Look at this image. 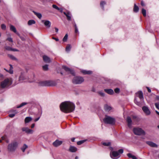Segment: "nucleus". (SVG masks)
<instances>
[{
  "label": "nucleus",
  "instance_id": "nucleus-1",
  "mask_svg": "<svg viewBox=\"0 0 159 159\" xmlns=\"http://www.w3.org/2000/svg\"><path fill=\"white\" fill-rule=\"evenodd\" d=\"M75 107L74 104L69 101L63 102L60 105L61 110L65 113L73 112L75 110Z\"/></svg>",
  "mask_w": 159,
  "mask_h": 159
},
{
  "label": "nucleus",
  "instance_id": "nucleus-2",
  "mask_svg": "<svg viewBox=\"0 0 159 159\" xmlns=\"http://www.w3.org/2000/svg\"><path fill=\"white\" fill-rule=\"evenodd\" d=\"M12 83L11 78H7L1 82L0 84V91L4 88H8Z\"/></svg>",
  "mask_w": 159,
  "mask_h": 159
},
{
  "label": "nucleus",
  "instance_id": "nucleus-3",
  "mask_svg": "<svg viewBox=\"0 0 159 159\" xmlns=\"http://www.w3.org/2000/svg\"><path fill=\"white\" fill-rule=\"evenodd\" d=\"M123 152V149H119L118 152L113 151L111 152L110 153V156L111 158L113 159H118L120 157V154H122Z\"/></svg>",
  "mask_w": 159,
  "mask_h": 159
},
{
  "label": "nucleus",
  "instance_id": "nucleus-4",
  "mask_svg": "<svg viewBox=\"0 0 159 159\" xmlns=\"http://www.w3.org/2000/svg\"><path fill=\"white\" fill-rule=\"evenodd\" d=\"M18 146L17 142L16 141H13L8 145V150L10 152H14Z\"/></svg>",
  "mask_w": 159,
  "mask_h": 159
},
{
  "label": "nucleus",
  "instance_id": "nucleus-5",
  "mask_svg": "<svg viewBox=\"0 0 159 159\" xmlns=\"http://www.w3.org/2000/svg\"><path fill=\"white\" fill-rule=\"evenodd\" d=\"M39 84L42 86H54L55 85L56 83L52 81H44L39 82Z\"/></svg>",
  "mask_w": 159,
  "mask_h": 159
},
{
  "label": "nucleus",
  "instance_id": "nucleus-6",
  "mask_svg": "<svg viewBox=\"0 0 159 159\" xmlns=\"http://www.w3.org/2000/svg\"><path fill=\"white\" fill-rule=\"evenodd\" d=\"M104 122L106 124L114 125L116 122L115 119L109 116H106L103 119Z\"/></svg>",
  "mask_w": 159,
  "mask_h": 159
},
{
  "label": "nucleus",
  "instance_id": "nucleus-7",
  "mask_svg": "<svg viewBox=\"0 0 159 159\" xmlns=\"http://www.w3.org/2000/svg\"><path fill=\"white\" fill-rule=\"evenodd\" d=\"M133 131L134 133L136 135H144L145 134L144 131L141 128H134Z\"/></svg>",
  "mask_w": 159,
  "mask_h": 159
},
{
  "label": "nucleus",
  "instance_id": "nucleus-8",
  "mask_svg": "<svg viewBox=\"0 0 159 159\" xmlns=\"http://www.w3.org/2000/svg\"><path fill=\"white\" fill-rule=\"evenodd\" d=\"M84 81L83 78L80 76H75L74 77L72 80L73 83L74 84H80Z\"/></svg>",
  "mask_w": 159,
  "mask_h": 159
},
{
  "label": "nucleus",
  "instance_id": "nucleus-9",
  "mask_svg": "<svg viewBox=\"0 0 159 159\" xmlns=\"http://www.w3.org/2000/svg\"><path fill=\"white\" fill-rule=\"evenodd\" d=\"M62 68L66 72H68V73L71 74L73 75H75V72H74V71L70 69L69 68L65 66H63Z\"/></svg>",
  "mask_w": 159,
  "mask_h": 159
},
{
  "label": "nucleus",
  "instance_id": "nucleus-10",
  "mask_svg": "<svg viewBox=\"0 0 159 159\" xmlns=\"http://www.w3.org/2000/svg\"><path fill=\"white\" fill-rule=\"evenodd\" d=\"M61 13H63L66 15L67 19L68 20H71V15L70 13L68 11H60Z\"/></svg>",
  "mask_w": 159,
  "mask_h": 159
},
{
  "label": "nucleus",
  "instance_id": "nucleus-11",
  "mask_svg": "<svg viewBox=\"0 0 159 159\" xmlns=\"http://www.w3.org/2000/svg\"><path fill=\"white\" fill-rule=\"evenodd\" d=\"M22 130L28 134H32L34 132L33 130L30 129L28 127H23L22 128Z\"/></svg>",
  "mask_w": 159,
  "mask_h": 159
},
{
  "label": "nucleus",
  "instance_id": "nucleus-12",
  "mask_svg": "<svg viewBox=\"0 0 159 159\" xmlns=\"http://www.w3.org/2000/svg\"><path fill=\"white\" fill-rule=\"evenodd\" d=\"M142 109L146 115L148 116L150 114L151 112L148 107L143 106L142 107Z\"/></svg>",
  "mask_w": 159,
  "mask_h": 159
},
{
  "label": "nucleus",
  "instance_id": "nucleus-13",
  "mask_svg": "<svg viewBox=\"0 0 159 159\" xmlns=\"http://www.w3.org/2000/svg\"><path fill=\"white\" fill-rule=\"evenodd\" d=\"M62 143V141L56 140L53 143V145L55 147H57L61 145Z\"/></svg>",
  "mask_w": 159,
  "mask_h": 159
},
{
  "label": "nucleus",
  "instance_id": "nucleus-14",
  "mask_svg": "<svg viewBox=\"0 0 159 159\" xmlns=\"http://www.w3.org/2000/svg\"><path fill=\"white\" fill-rule=\"evenodd\" d=\"M137 96L139 97V98L141 100H143V92L141 91H139L136 93Z\"/></svg>",
  "mask_w": 159,
  "mask_h": 159
},
{
  "label": "nucleus",
  "instance_id": "nucleus-15",
  "mask_svg": "<svg viewBox=\"0 0 159 159\" xmlns=\"http://www.w3.org/2000/svg\"><path fill=\"white\" fill-rule=\"evenodd\" d=\"M43 22H44V25L48 28H49L50 27L51 25V23L49 20H44L42 21Z\"/></svg>",
  "mask_w": 159,
  "mask_h": 159
},
{
  "label": "nucleus",
  "instance_id": "nucleus-16",
  "mask_svg": "<svg viewBox=\"0 0 159 159\" xmlns=\"http://www.w3.org/2000/svg\"><path fill=\"white\" fill-rule=\"evenodd\" d=\"M126 121L128 123V126L130 128H131L132 121L130 117L128 116L127 117Z\"/></svg>",
  "mask_w": 159,
  "mask_h": 159
},
{
  "label": "nucleus",
  "instance_id": "nucleus-17",
  "mask_svg": "<svg viewBox=\"0 0 159 159\" xmlns=\"http://www.w3.org/2000/svg\"><path fill=\"white\" fill-rule=\"evenodd\" d=\"M77 149L76 148L73 146H70L69 148V150L71 152H74L77 151Z\"/></svg>",
  "mask_w": 159,
  "mask_h": 159
},
{
  "label": "nucleus",
  "instance_id": "nucleus-18",
  "mask_svg": "<svg viewBox=\"0 0 159 159\" xmlns=\"http://www.w3.org/2000/svg\"><path fill=\"white\" fill-rule=\"evenodd\" d=\"M146 143L148 144L152 147H157V146L156 144L151 141H147L146 142Z\"/></svg>",
  "mask_w": 159,
  "mask_h": 159
},
{
  "label": "nucleus",
  "instance_id": "nucleus-19",
  "mask_svg": "<svg viewBox=\"0 0 159 159\" xmlns=\"http://www.w3.org/2000/svg\"><path fill=\"white\" fill-rule=\"evenodd\" d=\"M43 59L44 61L46 63H50L51 61L50 58L46 56H43Z\"/></svg>",
  "mask_w": 159,
  "mask_h": 159
},
{
  "label": "nucleus",
  "instance_id": "nucleus-20",
  "mask_svg": "<svg viewBox=\"0 0 159 159\" xmlns=\"http://www.w3.org/2000/svg\"><path fill=\"white\" fill-rule=\"evenodd\" d=\"M9 66H10V68L9 70H7L6 69L4 68V70H5L6 71L9 72L10 74H12L13 73V67L10 64Z\"/></svg>",
  "mask_w": 159,
  "mask_h": 159
},
{
  "label": "nucleus",
  "instance_id": "nucleus-21",
  "mask_svg": "<svg viewBox=\"0 0 159 159\" xmlns=\"http://www.w3.org/2000/svg\"><path fill=\"white\" fill-rule=\"evenodd\" d=\"M104 91L108 94L111 95L112 94L114 93V91L113 90L111 89H105Z\"/></svg>",
  "mask_w": 159,
  "mask_h": 159
},
{
  "label": "nucleus",
  "instance_id": "nucleus-22",
  "mask_svg": "<svg viewBox=\"0 0 159 159\" xmlns=\"http://www.w3.org/2000/svg\"><path fill=\"white\" fill-rule=\"evenodd\" d=\"M81 72L84 75L85 74H92V72L90 71H87L85 70H83L81 71Z\"/></svg>",
  "mask_w": 159,
  "mask_h": 159
},
{
  "label": "nucleus",
  "instance_id": "nucleus-23",
  "mask_svg": "<svg viewBox=\"0 0 159 159\" xmlns=\"http://www.w3.org/2000/svg\"><path fill=\"white\" fill-rule=\"evenodd\" d=\"M104 109L106 111H108L111 110V108L110 106L105 105L104 106Z\"/></svg>",
  "mask_w": 159,
  "mask_h": 159
},
{
  "label": "nucleus",
  "instance_id": "nucleus-24",
  "mask_svg": "<svg viewBox=\"0 0 159 159\" xmlns=\"http://www.w3.org/2000/svg\"><path fill=\"white\" fill-rule=\"evenodd\" d=\"M32 120L31 117H26L25 120V123H28L30 121Z\"/></svg>",
  "mask_w": 159,
  "mask_h": 159
},
{
  "label": "nucleus",
  "instance_id": "nucleus-25",
  "mask_svg": "<svg viewBox=\"0 0 159 159\" xmlns=\"http://www.w3.org/2000/svg\"><path fill=\"white\" fill-rule=\"evenodd\" d=\"M25 79L24 75L23 74H21L19 77V81L20 82H22L23 81L25 80Z\"/></svg>",
  "mask_w": 159,
  "mask_h": 159
},
{
  "label": "nucleus",
  "instance_id": "nucleus-26",
  "mask_svg": "<svg viewBox=\"0 0 159 159\" xmlns=\"http://www.w3.org/2000/svg\"><path fill=\"white\" fill-rule=\"evenodd\" d=\"M35 23V21L34 20H29L28 22V24L29 25H31L32 24H34Z\"/></svg>",
  "mask_w": 159,
  "mask_h": 159
},
{
  "label": "nucleus",
  "instance_id": "nucleus-27",
  "mask_svg": "<svg viewBox=\"0 0 159 159\" xmlns=\"http://www.w3.org/2000/svg\"><path fill=\"white\" fill-rule=\"evenodd\" d=\"M127 155L129 158H132V159H137V158L135 156L132 155L130 153H128Z\"/></svg>",
  "mask_w": 159,
  "mask_h": 159
},
{
  "label": "nucleus",
  "instance_id": "nucleus-28",
  "mask_svg": "<svg viewBox=\"0 0 159 159\" xmlns=\"http://www.w3.org/2000/svg\"><path fill=\"white\" fill-rule=\"evenodd\" d=\"M33 12L39 19L41 18L42 16L41 14L36 12L34 11H33Z\"/></svg>",
  "mask_w": 159,
  "mask_h": 159
},
{
  "label": "nucleus",
  "instance_id": "nucleus-29",
  "mask_svg": "<svg viewBox=\"0 0 159 159\" xmlns=\"http://www.w3.org/2000/svg\"><path fill=\"white\" fill-rule=\"evenodd\" d=\"M10 30L14 32L15 33H16V29L15 27L14 26L12 25H10Z\"/></svg>",
  "mask_w": 159,
  "mask_h": 159
},
{
  "label": "nucleus",
  "instance_id": "nucleus-30",
  "mask_svg": "<svg viewBox=\"0 0 159 159\" xmlns=\"http://www.w3.org/2000/svg\"><path fill=\"white\" fill-rule=\"evenodd\" d=\"M8 57L11 59L14 60H17V59L13 55L11 54L8 55Z\"/></svg>",
  "mask_w": 159,
  "mask_h": 159
},
{
  "label": "nucleus",
  "instance_id": "nucleus-31",
  "mask_svg": "<svg viewBox=\"0 0 159 159\" xmlns=\"http://www.w3.org/2000/svg\"><path fill=\"white\" fill-rule=\"evenodd\" d=\"M27 104H28V103L27 102H23V103H21L20 105L17 106L16 107V108H20V107Z\"/></svg>",
  "mask_w": 159,
  "mask_h": 159
},
{
  "label": "nucleus",
  "instance_id": "nucleus-32",
  "mask_svg": "<svg viewBox=\"0 0 159 159\" xmlns=\"http://www.w3.org/2000/svg\"><path fill=\"white\" fill-rule=\"evenodd\" d=\"M27 147L28 146L25 144H24L23 146L21 148V150L23 152H24L25 151V149H26Z\"/></svg>",
  "mask_w": 159,
  "mask_h": 159
},
{
  "label": "nucleus",
  "instance_id": "nucleus-33",
  "mask_svg": "<svg viewBox=\"0 0 159 159\" xmlns=\"http://www.w3.org/2000/svg\"><path fill=\"white\" fill-rule=\"evenodd\" d=\"M102 144L105 146H109L110 145L111 143L110 142H103L102 143Z\"/></svg>",
  "mask_w": 159,
  "mask_h": 159
},
{
  "label": "nucleus",
  "instance_id": "nucleus-34",
  "mask_svg": "<svg viewBox=\"0 0 159 159\" xmlns=\"http://www.w3.org/2000/svg\"><path fill=\"white\" fill-rule=\"evenodd\" d=\"M71 48V46L70 45H67L66 48V51H69Z\"/></svg>",
  "mask_w": 159,
  "mask_h": 159
},
{
  "label": "nucleus",
  "instance_id": "nucleus-35",
  "mask_svg": "<svg viewBox=\"0 0 159 159\" xmlns=\"http://www.w3.org/2000/svg\"><path fill=\"white\" fill-rule=\"evenodd\" d=\"M85 140H81L77 142V143L78 145H80L82 144L83 143H84L85 142Z\"/></svg>",
  "mask_w": 159,
  "mask_h": 159
},
{
  "label": "nucleus",
  "instance_id": "nucleus-36",
  "mask_svg": "<svg viewBox=\"0 0 159 159\" xmlns=\"http://www.w3.org/2000/svg\"><path fill=\"white\" fill-rule=\"evenodd\" d=\"M10 112H11L15 114V115L18 113V111L16 110H13L12 109L10 110Z\"/></svg>",
  "mask_w": 159,
  "mask_h": 159
},
{
  "label": "nucleus",
  "instance_id": "nucleus-37",
  "mask_svg": "<svg viewBox=\"0 0 159 159\" xmlns=\"http://www.w3.org/2000/svg\"><path fill=\"white\" fill-rule=\"evenodd\" d=\"M48 65H45L43 66V68L44 70H48Z\"/></svg>",
  "mask_w": 159,
  "mask_h": 159
},
{
  "label": "nucleus",
  "instance_id": "nucleus-38",
  "mask_svg": "<svg viewBox=\"0 0 159 159\" xmlns=\"http://www.w3.org/2000/svg\"><path fill=\"white\" fill-rule=\"evenodd\" d=\"M5 48L7 50L12 51V48L10 47L6 46L5 47Z\"/></svg>",
  "mask_w": 159,
  "mask_h": 159
},
{
  "label": "nucleus",
  "instance_id": "nucleus-39",
  "mask_svg": "<svg viewBox=\"0 0 159 159\" xmlns=\"http://www.w3.org/2000/svg\"><path fill=\"white\" fill-rule=\"evenodd\" d=\"M67 38H68V35L67 34H66L65 35V36L63 38V41L66 42L67 40Z\"/></svg>",
  "mask_w": 159,
  "mask_h": 159
},
{
  "label": "nucleus",
  "instance_id": "nucleus-40",
  "mask_svg": "<svg viewBox=\"0 0 159 159\" xmlns=\"http://www.w3.org/2000/svg\"><path fill=\"white\" fill-rule=\"evenodd\" d=\"M99 95L102 97H104L105 96V94L102 91H100L98 92Z\"/></svg>",
  "mask_w": 159,
  "mask_h": 159
},
{
  "label": "nucleus",
  "instance_id": "nucleus-41",
  "mask_svg": "<svg viewBox=\"0 0 159 159\" xmlns=\"http://www.w3.org/2000/svg\"><path fill=\"white\" fill-rule=\"evenodd\" d=\"M1 27L2 29L4 30H6V26L5 24H2L1 25Z\"/></svg>",
  "mask_w": 159,
  "mask_h": 159
},
{
  "label": "nucleus",
  "instance_id": "nucleus-42",
  "mask_svg": "<svg viewBox=\"0 0 159 159\" xmlns=\"http://www.w3.org/2000/svg\"><path fill=\"white\" fill-rule=\"evenodd\" d=\"M52 7L57 10H61L56 5H53Z\"/></svg>",
  "mask_w": 159,
  "mask_h": 159
},
{
  "label": "nucleus",
  "instance_id": "nucleus-43",
  "mask_svg": "<svg viewBox=\"0 0 159 159\" xmlns=\"http://www.w3.org/2000/svg\"><path fill=\"white\" fill-rule=\"evenodd\" d=\"M114 91L116 93H119L120 91V89L118 88H116L114 89Z\"/></svg>",
  "mask_w": 159,
  "mask_h": 159
},
{
  "label": "nucleus",
  "instance_id": "nucleus-44",
  "mask_svg": "<svg viewBox=\"0 0 159 159\" xmlns=\"http://www.w3.org/2000/svg\"><path fill=\"white\" fill-rule=\"evenodd\" d=\"M139 7L135 4L133 10H139Z\"/></svg>",
  "mask_w": 159,
  "mask_h": 159
},
{
  "label": "nucleus",
  "instance_id": "nucleus-45",
  "mask_svg": "<svg viewBox=\"0 0 159 159\" xmlns=\"http://www.w3.org/2000/svg\"><path fill=\"white\" fill-rule=\"evenodd\" d=\"M106 4V2L104 1H102L100 3V5L101 7H103V5Z\"/></svg>",
  "mask_w": 159,
  "mask_h": 159
},
{
  "label": "nucleus",
  "instance_id": "nucleus-46",
  "mask_svg": "<svg viewBox=\"0 0 159 159\" xmlns=\"http://www.w3.org/2000/svg\"><path fill=\"white\" fill-rule=\"evenodd\" d=\"M134 102L138 105L140 106V103L139 102H138L136 99V98H135L134 100Z\"/></svg>",
  "mask_w": 159,
  "mask_h": 159
},
{
  "label": "nucleus",
  "instance_id": "nucleus-47",
  "mask_svg": "<svg viewBox=\"0 0 159 159\" xmlns=\"http://www.w3.org/2000/svg\"><path fill=\"white\" fill-rule=\"evenodd\" d=\"M156 107L158 109H159V103H155Z\"/></svg>",
  "mask_w": 159,
  "mask_h": 159
},
{
  "label": "nucleus",
  "instance_id": "nucleus-48",
  "mask_svg": "<svg viewBox=\"0 0 159 159\" xmlns=\"http://www.w3.org/2000/svg\"><path fill=\"white\" fill-rule=\"evenodd\" d=\"M142 13L144 16H146V11H142Z\"/></svg>",
  "mask_w": 159,
  "mask_h": 159
},
{
  "label": "nucleus",
  "instance_id": "nucleus-49",
  "mask_svg": "<svg viewBox=\"0 0 159 159\" xmlns=\"http://www.w3.org/2000/svg\"><path fill=\"white\" fill-rule=\"evenodd\" d=\"M15 115V114L13 113V114H9V116L10 117L12 118V117H14Z\"/></svg>",
  "mask_w": 159,
  "mask_h": 159
},
{
  "label": "nucleus",
  "instance_id": "nucleus-50",
  "mask_svg": "<svg viewBox=\"0 0 159 159\" xmlns=\"http://www.w3.org/2000/svg\"><path fill=\"white\" fill-rule=\"evenodd\" d=\"M7 40H8L9 42H13L12 39L11 38H8L7 39Z\"/></svg>",
  "mask_w": 159,
  "mask_h": 159
},
{
  "label": "nucleus",
  "instance_id": "nucleus-51",
  "mask_svg": "<svg viewBox=\"0 0 159 159\" xmlns=\"http://www.w3.org/2000/svg\"><path fill=\"white\" fill-rule=\"evenodd\" d=\"M12 51H16V52H18L19 51V50L16 49H15V48H12Z\"/></svg>",
  "mask_w": 159,
  "mask_h": 159
},
{
  "label": "nucleus",
  "instance_id": "nucleus-52",
  "mask_svg": "<svg viewBox=\"0 0 159 159\" xmlns=\"http://www.w3.org/2000/svg\"><path fill=\"white\" fill-rule=\"evenodd\" d=\"M0 78H3L4 75L0 72Z\"/></svg>",
  "mask_w": 159,
  "mask_h": 159
},
{
  "label": "nucleus",
  "instance_id": "nucleus-53",
  "mask_svg": "<svg viewBox=\"0 0 159 159\" xmlns=\"http://www.w3.org/2000/svg\"><path fill=\"white\" fill-rule=\"evenodd\" d=\"M147 89H148V92H149V93H151V89H149V88L148 87H146Z\"/></svg>",
  "mask_w": 159,
  "mask_h": 159
},
{
  "label": "nucleus",
  "instance_id": "nucleus-54",
  "mask_svg": "<svg viewBox=\"0 0 159 159\" xmlns=\"http://www.w3.org/2000/svg\"><path fill=\"white\" fill-rule=\"evenodd\" d=\"M75 32L76 33L78 32V30L77 29V28H75Z\"/></svg>",
  "mask_w": 159,
  "mask_h": 159
},
{
  "label": "nucleus",
  "instance_id": "nucleus-55",
  "mask_svg": "<svg viewBox=\"0 0 159 159\" xmlns=\"http://www.w3.org/2000/svg\"><path fill=\"white\" fill-rule=\"evenodd\" d=\"M52 38L53 39L57 41L59 40V39L58 38H55L54 37H53Z\"/></svg>",
  "mask_w": 159,
  "mask_h": 159
},
{
  "label": "nucleus",
  "instance_id": "nucleus-56",
  "mask_svg": "<svg viewBox=\"0 0 159 159\" xmlns=\"http://www.w3.org/2000/svg\"><path fill=\"white\" fill-rule=\"evenodd\" d=\"M141 4L142 6H144V3L143 1H141Z\"/></svg>",
  "mask_w": 159,
  "mask_h": 159
},
{
  "label": "nucleus",
  "instance_id": "nucleus-57",
  "mask_svg": "<svg viewBox=\"0 0 159 159\" xmlns=\"http://www.w3.org/2000/svg\"><path fill=\"white\" fill-rule=\"evenodd\" d=\"M6 138V136H2V140H4Z\"/></svg>",
  "mask_w": 159,
  "mask_h": 159
},
{
  "label": "nucleus",
  "instance_id": "nucleus-58",
  "mask_svg": "<svg viewBox=\"0 0 159 159\" xmlns=\"http://www.w3.org/2000/svg\"><path fill=\"white\" fill-rule=\"evenodd\" d=\"M35 124H32L31 125V128H33L34 127Z\"/></svg>",
  "mask_w": 159,
  "mask_h": 159
},
{
  "label": "nucleus",
  "instance_id": "nucleus-59",
  "mask_svg": "<svg viewBox=\"0 0 159 159\" xmlns=\"http://www.w3.org/2000/svg\"><path fill=\"white\" fill-rule=\"evenodd\" d=\"M55 31L56 32H58V28H55Z\"/></svg>",
  "mask_w": 159,
  "mask_h": 159
},
{
  "label": "nucleus",
  "instance_id": "nucleus-60",
  "mask_svg": "<svg viewBox=\"0 0 159 159\" xmlns=\"http://www.w3.org/2000/svg\"><path fill=\"white\" fill-rule=\"evenodd\" d=\"M75 138H71V141L73 142H74L75 141Z\"/></svg>",
  "mask_w": 159,
  "mask_h": 159
},
{
  "label": "nucleus",
  "instance_id": "nucleus-61",
  "mask_svg": "<svg viewBox=\"0 0 159 159\" xmlns=\"http://www.w3.org/2000/svg\"><path fill=\"white\" fill-rule=\"evenodd\" d=\"M39 117H38V118H37L35 119L34 120V121L35 122L37 121L38 120H39Z\"/></svg>",
  "mask_w": 159,
  "mask_h": 159
},
{
  "label": "nucleus",
  "instance_id": "nucleus-62",
  "mask_svg": "<svg viewBox=\"0 0 159 159\" xmlns=\"http://www.w3.org/2000/svg\"><path fill=\"white\" fill-rule=\"evenodd\" d=\"M74 26L75 28H77L76 25V24L75 22L74 23Z\"/></svg>",
  "mask_w": 159,
  "mask_h": 159
},
{
  "label": "nucleus",
  "instance_id": "nucleus-63",
  "mask_svg": "<svg viewBox=\"0 0 159 159\" xmlns=\"http://www.w3.org/2000/svg\"><path fill=\"white\" fill-rule=\"evenodd\" d=\"M157 100H158L159 101V96L157 97Z\"/></svg>",
  "mask_w": 159,
  "mask_h": 159
},
{
  "label": "nucleus",
  "instance_id": "nucleus-64",
  "mask_svg": "<svg viewBox=\"0 0 159 159\" xmlns=\"http://www.w3.org/2000/svg\"><path fill=\"white\" fill-rule=\"evenodd\" d=\"M156 112L158 115H159V112H158V111H156Z\"/></svg>",
  "mask_w": 159,
  "mask_h": 159
}]
</instances>
